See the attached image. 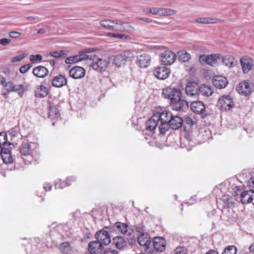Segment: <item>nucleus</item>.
<instances>
[{
    "instance_id": "nucleus-1",
    "label": "nucleus",
    "mask_w": 254,
    "mask_h": 254,
    "mask_svg": "<svg viewBox=\"0 0 254 254\" xmlns=\"http://www.w3.org/2000/svg\"><path fill=\"white\" fill-rule=\"evenodd\" d=\"M155 114L160 123L158 126L160 132L164 134L169 130L168 124L170 123L169 120L172 118V113L169 111L165 110L160 114Z\"/></svg>"
},
{
    "instance_id": "nucleus-2",
    "label": "nucleus",
    "mask_w": 254,
    "mask_h": 254,
    "mask_svg": "<svg viewBox=\"0 0 254 254\" xmlns=\"http://www.w3.org/2000/svg\"><path fill=\"white\" fill-rule=\"evenodd\" d=\"M162 95L164 98L169 99L170 103L176 100L182 95L180 89L172 85H170L162 89Z\"/></svg>"
},
{
    "instance_id": "nucleus-3",
    "label": "nucleus",
    "mask_w": 254,
    "mask_h": 254,
    "mask_svg": "<svg viewBox=\"0 0 254 254\" xmlns=\"http://www.w3.org/2000/svg\"><path fill=\"white\" fill-rule=\"evenodd\" d=\"M234 106L232 98L229 95H223L218 100V107L222 111H229L232 109Z\"/></svg>"
},
{
    "instance_id": "nucleus-4",
    "label": "nucleus",
    "mask_w": 254,
    "mask_h": 254,
    "mask_svg": "<svg viewBox=\"0 0 254 254\" xmlns=\"http://www.w3.org/2000/svg\"><path fill=\"white\" fill-rule=\"evenodd\" d=\"M172 109L179 112L185 111L188 109L189 105L188 102L182 98V96L177 98L176 100L170 103Z\"/></svg>"
},
{
    "instance_id": "nucleus-5",
    "label": "nucleus",
    "mask_w": 254,
    "mask_h": 254,
    "mask_svg": "<svg viewBox=\"0 0 254 254\" xmlns=\"http://www.w3.org/2000/svg\"><path fill=\"white\" fill-rule=\"evenodd\" d=\"M220 54H212L210 55H201L200 56L199 60L201 64H207L208 65L213 66L218 63L220 60Z\"/></svg>"
},
{
    "instance_id": "nucleus-6",
    "label": "nucleus",
    "mask_w": 254,
    "mask_h": 254,
    "mask_svg": "<svg viewBox=\"0 0 254 254\" xmlns=\"http://www.w3.org/2000/svg\"><path fill=\"white\" fill-rule=\"evenodd\" d=\"M160 58L162 64L169 65L174 63L176 59V56L173 52L170 50H166L161 54Z\"/></svg>"
},
{
    "instance_id": "nucleus-7",
    "label": "nucleus",
    "mask_w": 254,
    "mask_h": 254,
    "mask_svg": "<svg viewBox=\"0 0 254 254\" xmlns=\"http://www.w3.org/2000/svg\"><path fill=\"white\" fill-rule=\"evenodd\" d=\"M90 65L95 70L102 72L105 71L108 65V63L105 60L93 58L90 63Z\"/></svg>"
},
{
    "instance_id": "nucleus-8",
    "label": "nucleus",
    "mask_w": 254,
    "mask_h": 254,
    "mask_svg": "<svg viewBox=\"0 0 254 254\" xmlns=\"http://www.w3.org/2000/svg\"><path fill=\"white\" fill-rule=\"evenodd\" d=\"M95 237L96 240L101 244L102 246H107L111 241L108 232L104 230L98 231L96 233Z\"/></svg>"
},
{
    "instance_id": "nucleus-9",
    "label": "nucleus",
    "mask_w": 254,
    "mask_h": 254,
    "mask_svg": "<svg viewBox=\"0 0 254 254\" xmlns=\"http://www.w3.org/2000/svg\"><path fill=\"white\" fill-rule=\"evenodd\" d=\"M170 74V70L166 66H159L153 70L154 75L160 80L166 79Z\"/></svg>"
},
{
    "instance_id": "nucleus-10",
    "label": "nucleus",
    "mask_w": 254,
    "mask_h": 254,
    "mask_svg": "<svg viewBox=\"0 0 254 254\" xmlns=\"http://www.w3.org/2000/svg\"><path fill=\"white\" fill-rule=\"evenodd\" d=\"M236 90L239 94L245 96L250 95L252 92L249 82L245 81L240 82L237 86Z\"/></svg>"
},
{
    "instance_id": "nucleus-11",
    "label": "nucleus",
    "mask_w": 254,
    "mask_h": 254,
    "mask_svg": "<svg viewBox=\"0 0 254 254\" xmlns=\"http://www.w3.org/2000/svg\"><path fill=\"white\" fill-rule=\"evenodd\" d=\"M116 25H118L117 31L127 32L129 34L134 31V28L128 22H124L120 19H117Z\"/></svg>"
},
{
    "instance_id": "nucleus-12",
    "label": "nucleus",
    "mask_w": 254,
    "mask_h": 254,
    "mask_svg": "<svg viewBox=\"0 0 254 254\" xmlns=\"http://www.w3.org/2000/svg\"><path fill=\"white\" fill-rule=\"evenodd\" d=\"M199 84L195 81L189 82L186 87V93L188 96L193 97L199 94Z\"/></svg>"
},
{
    "instance_id": "nucleus-13",
    "label": "nucleus",
    "mask_w": 254,
    "mask_h": 254,
    "mask_svg": "<svg viewBox=\"0 0 254 254\" xmlns=\"http://www.w3.org/2000/svg\"><path fill=\"white\" fill-rule=\"evenodd\" d=\"M150 56L147 54L144 53L137 56L136 64L141 68H145L150 65Z\"/></svg>"
},
{
    "instance_id": "nucleus-14",
    "label": "nucleus",
    "mask_w": 254,
    "mask_h": 254,
    "mask_svg": "<svg viewBox=\"0 0 254 254\" xmlns=\"http://www.w3.org/2000/svg\"><path fill=\"white\" fill-rule=\"evenodd\" d=\"M85 69L81 66H75L69 71V76L75 79L83 78L85 75Z\"/></svg>"
},
{
    "instance_id": "nucleus-15",
    "label": "nucleus",
    "mask_w": 254,
    "mask_h": 254,
    "mask_svg": "<svg viewBox=\"0 0 254 254\" xmlns=\"http://www.w3.org/2000/svg\"><path fill=\"white\" fill-rule=\"evenodd\" d=\"M156 115L154 114L150 118H149L145 123V129L146 131L151 132H154L158 125H159V122L158 120Z\"/></svg>"
},
{
    "instance_id": "nucleus-16",
    "label": "nucleus",
    "mask_w": 254,
    "mask_h": 254,
    "mask_svg": "<svg viewBox=\"0 0 254 254\" xmlns=\"http://www.w3.org/2000/svg\"><path fill=\"white\" fill-rule=\"evenodd\" d=\"M213 85L217 88H224L228 84V81L227 79L221 75H217L214 76L212 79Z\"/></svg>"
},
{
    "instance_id": "nucleus-17",
    "label": "nucleus",
    "mask_w": 254,
    "mask_h": 254,
    "mask_svg": "<svg viewBox=\"0 0 254 254\" xmlns=\"http://www.w3.org/2000/svg\"><path fill=\"white\" fill-rule=\"evenodd\" d=\"M170 123L168 124L169 129H178L180 128L183 124V120L182 118L178 116L172 115V118L169 120Z\"/></svg>"
},
{
    "instance_id": "nucleus-18",
    "label": "nucleus",
    "mask_w": 254,
    "mask_h": 254,
    "mask_svg": "<svg viewBox=\"0 0 254 254\" xmlns=\"http://www.w3.org/2000/svg\"><path fill=\"white\" fill-rule=\"evenodd\" d=\"M113 228L114 231L120 232L123 234H125L127 236H130L131 234V230H128V226L125 223L121 222H117L114 224Z\"/></svg>"
},
{
    "instance_id": "nucleus-19",
    "label": "nucleus",
    "mask_w": 254,
    "mask_h": 254,
    "mask_svg": "<svg viewBox=\"0 0 254 254\" xmlns=\"http://www.w3.org/2000/svg\"><path fill=\"white\" fill-rule=\"evenodd\" d=\"M254 199V190H244L241 193V201L243 204L250 203Z\"/></svg>"
},
{
    "instance_id": "nucleus-20",
    "label": "nucleus",
    "mask_w": 254,
    "mask_h": 254,
    "mask_svg": "<svg viewBox=\"0 0 254 254\" xmlns=\"http://www.w3.org/2000/svg\"><path fill=\"white\" fill-rule=\"evenodd\" d=\"M154 249L158 252H163L165 249L166 241L162 237H154L152 240Z\"/></svg>"
},
{
    "instance_id": "nucleus-21",
    "label": "nucleus",
    "mask_w": 254,
    "mask_h": 254,
    "mask_svg": "<svg viewBox=\"0 0 254 254\" xmlns=\"http://www.w3.org/2000/svg\"><path fill=\"white\" fill-rule=\"evenodd\" d=\"M192 111L196 114H202L205 110V105L203 102L196 101L192 102L190 105Z\"/></svg>"
},
{
    "instance_id": "nucleus-22",
    "label": "nucleus",
    "mask_w": 254,
    "mask_h": 254,
    "mask_svg": "<svg viewBox=\"0 0 254 254\" xmlns=\"http://www.w3.org/2000/svg\"><path fill=\"white\" fill-rule=\"evenodd\" d=\"M242 68L244 73H248L253 65V60L249 57H243L240 59Z\"/></svg>"
},
{
    "instance_id": "nucleus-23",
    "label": "nucleus",
    "mask_w": 254,
    "mask_h": 254,
    "mask_svg": "<svg viewBox=\"0 0 254 254\" xmlns=\"http://www.w3.org/2000/svg\"><path fill=\"white\" fill-rule=\"evenodd\" d=\"M52 83L53 86L61 88L66 85L67 79L63 75H58L53 78Z\"/></svg>"
},
{
    "instance_id": "nucleus-24",
    "label": "nucleus",
    "mask_w": 254,
    "mask_h": 254,
    "mask_svg": "<svg viewBox=\"0 0 254 254\" xmlns=\"http://www.w3.org/2000/svg\"><path fill=\"white\" fill-rule=\"evenodd\" d=\"M117 20L106 19L100 22V24L105 29L117 31L118 25H116Z\"/></svg>"
},
{
    "instance_id": "nucleus-25",
    "label": "nucleus",
    "mask_w": 254,
    "mask_h": 254,
    "mask_svg": "<svg viewBox=\"0 0 254 254\" xmlns=\"http://www.w3.org/2000/svg\"><path fill=\"white\" fill-rule=\"evenodd\" d=\"M13 148L9 147H3V151L0 156L3 162L5 164L11 163L13 162V158L11 155V149Z\"/></svg>"
},
{
    "instance_id": "nucleus-26",
    "label": "nucleus",
    "mask_w": 254,
    "mask_h": 254,
    "mask_svg": "<svg viewBox=\"0 0 254 254\" xmlns=\"http://www.w3.org/2000/svg\"><path fill=\"white\" fill-rule=\"evenodd\" d=\"M113 243L116 248L120 250L127 247V241L122 236H116L113 239Z\"/></svg>"
},
{
    "instance_id": "nucleus-27",
    "label": "nucleus",
    "mask_w": 254,
    "mask_h": 254,
    "mask_svg": "<svg viewBox=\"0 0 254 254\" xmlns=\"http://www.w3.org/2000/svg\"><path fill=\"white\" fill-rule=\"evenodd\" d=\"M137 241L140 246L144 247L146 249L149 248L151 243V238L148 237V234H140L138 236Z\"/></svg>"
},
{
    "instance_id": "nucleus-28",
    "label": "nucleus",
    "mask_w": 254,
    "mask_h": 254,
    "mask_svg": "<svg viewBox=\"0 0 254 254\" xmlns=\"http://www.w3.org/2000/svg\"><path fill=\"white\" fill-rule=\"evenodd\" d=\"M7 136L5 132H1L0 133V155L1 154L3 149V147H9L13 148L14 145L13 143L7 142Z\"/></svg>"
},
{
    "instance_id": "nucleus-29",
    "label": "nucleus",
    "mask_w": 254,
    "mask_h": 254,
    "mask_svg": "<svg viewBox=\"0 0 254 254\" xmlns=\"http://www.w3.org/2000/svg\"><path fill=\"white\" fill-rule=\"evenodd\" d=\"M49 73L48 69L45 66L39 65L33 69V74L39 78H44Z\"/></svg>"
},
{
    "instance_id": "nucleus-30",
    "label": "nucleus",
    "mask_w": 254,
    "mask_h": 254,
    "mask_svg": "<svg viewBox=\"0 0 254 254\" xmlns=\"http://www.w3.org/2000/svg\"><path fill=\"white\" fill-rule=\"evenodd\" d=\"M103 246L97 240L90 242L88 244V251L90 254H98L99 251L102 250Z\"/></svg>"
},
{
    "instance_id": "nucleus-31",
    "label": "nucleus",
    "mask_w": 254,
    "mask_h": 254,
    "mask_svg": "<svg viewBox=\"0 0 254 254\" xmlns=\"http://www.w3.org/2000/svg\"><path fill=\"white\" fill-rule=\"evenodd\" d=\"M19 153L21 154V156H29L32 153L31 145L27 141L22 142L19 146Z\"/></svg>"
},
{
    "instance_id": "nucleus-32",
    "label": "nucleus",
    "mask_w": 254,
    "mask_h": 254,
    "mask_svg": "<svg viewBox=\"0 0 254 254\" xmlns=\"http://www.w3.org/2000/svg\"><path fill=\"white\" fill-rule=\"evenodd\" d=\"M223 20L220 19L211 17H199L194 20L195 22L200 24H214L221 22Z\"/></svg>"
},
{
    "instance_id": "nucleus-33",
    "label": "nucleus",
    "mask_w": 254,
    "mask_h": 254,
    "mask_svg": "<svg viewBox=\"0 0 254 254\" xmlns=\"http://www.w3.org/2000/svg\"><path fill=\"white\" fill-rule=\"evenodd\" d=\"M49 118L52 120L58 119L60 117V113L57 108L54 105H50L49 107Z\"/></svg>"
},
{
    "instance_id": "nucleus-34",
    "label": "nucleus",
    "mask_w": 254,
    "mask_h": 254,
    "mask_svg": "<svg viewBox=\"0 0 254 254\" xmlns=\"http://www.w3.org/2000/svg\"><path fill=\"white\" fill-rule=\"evenodd\" d=\"M213 93V91L210 87L205 85L199 86L198 95H202L208 97L211 96Z\"/></svg>"
},
{
    "instance_id": "nucleus-35",
    "label": "nucleus",
    "mask_w": 254,
    "mask_h": 254,
    "mask_svg": "<svg viewBox=\"0 0 254 254\" xmlns=\"http://www.w3.org/2000/svg\"><path fill=\"white\" fill-rule=\"evenodd\" d=\"M60 248L62 252L64 254H71L72 252V248L67 242L61 243Z\"/></svg>"
},
{
    "instance_id": "nucleus-36",
    "label": "nucleus",
    "mask_w": 254,
    "mask_h": 254,
    "mask_svg": "<svg viewBox=\"0 0 254 254\" xmlns=\"http://www.w3.org/2000/svg\"><path fill=\"white\" fill-rule=\"evenodd\" d=\"M160 16H161L174 15L177 13V10L175 9L164 7H160Z\"/></svg>"
},
{
    "instance_id": "nucleus-37",
    "label": "nucleus",
    "mask_w": 254,
    "mask_h": 254,
    "mask_svg": "<svg viewBox=\"0 0 254 254\" xmlns=\"http://www.w3.org/2000/svg\"><path fill=\"white\" fill-rule=\"evenodd\" d=\"M126 64V62L124 61V59L121 54H118L115 56L113 64L115 65L117 67H120L122 65H124Z\"/></svg>"
},
{
    "instance_id": "nucleus-38",
    "label": "nucleus",
    "mask_w": 254,
    "mask_h": 254,
    "mask_svg": "<svg viewBox=\"0 0 254 254\" xmlns=\"http://www.w3.org/2000/svg\"><path fill=\"white\" fill-rule=\"evenodd\" d=\"M220 60H221L224 64L226 66H229L230 67H233L234 66V63L233 61V58L229 56H222L220 55Z\"/></svg>"
},
{
    "instance_id": "nucleus-39",
    "label": "nucleus",
    "mask_w": 254,
    "mask_h": 254,
    "mask_svg": "<svg viewBox=\"0 0 254 254\" xmlns=\"http://www.w3.org/2000/svg\"><path fill=\"white\" fill-rule=\"evenodd\" d=\"M48 94V90L47 88L42 85L39 86V90L35 92V96L37 98H44Z\"/></svg>"
},
{
    "instance_id": "nucleus-40",
    "label": "nucleus",
    "mask_w": 254,
    "mask_h": 254,
    "mask_svg": "<svg viewBox=\"0 0 254 254\" xmlns=\"http://www.w3.org/2000/svg\"><path fill=\"white\" fill-rule=\"evenodd\" d=\"M179 60L181 62H187L190 58V54L185 51L179 52Z\"/></svg>"
},
{
    "instance_id": "nucleus-41",
    "label": "nucleus",
    "mask_w": 254,
    "mask_h": 254,
    "mask_svg": "<svg viewBox=\"0 0 254 254\" xmlns=\"http://www.w3.org/2000/svg\"><path fill=\"white\" fill-rule=\"evenodd\" d=\"M121 55H122L124 61L126 62H129L132 61L134 57L133 53L130 51H125L123 52Z\"/></svg>"
},
{
    "instance_id": "nucleus-42",
    "label": "nucleus",
    "mask_w": 254,
    "mask_h": 254,
    "mask_svg": "<svg viewBox=\"0 0 254 254\" xmlns=\"http://www.w3.org/2000/svg\"><path fill=\"white\" fill-rule=\"evenodd\" d=\"M224 203V208H231L234 204V199L232 197H226L223 199Z\"/></svg>"
},
{
    "instance_id": "nucleus-43",
    "label": "nucleus",
    "mask_w": 254,
    "mask_h": 254,
    "mask_svg": "<svg viewBox=\"0 0 254 254\" xmlns=\"http://www.w3.org/2000/svg\"><path fill=\"white\" fill-rule=\"evenodd\" d=\"M78 56L80 57V59H81V61L87 60H89L90 62H91L93 58H96V56L95 55H88L85 53V52H84L83 50L79 52Z\"/></svg>"
},
{
    "instance_id": "nucleus-44",
    "label": "nucleus",
    "mask_w": 254,
    "mask_h": 254,
    "mask_svg": "<svg viewBox=\"0 0 254 254\" xmlns=\"http://www.w3.org/2000/svg\"><path fill=\"white\" fill-rule=\"evenodd\" d=\"M80 61H81L80 57H78V55H75L67 58L65 60V63L69 64H75Z\"/></svg>"
},
{
    "instance_id": "nucleus-45",
    "label": "nucleus",
    "mask_w": 254,
    "mask_h": 254,
    "mask_svg": "<svg viewBox=\"0 0 254 254\" xmlns=\"http://www.w3.org/2000/svg\"><path fill=\"white\" fill-rule=\"evenodd\" d=\"M237 248L234 246H229L225 248L222 254H236Z\"/></svg>"
},
{
    "instance_id": "nucleus-46",
    "label": "nucleus",
    "mask_w": 254,
    "mask_h": 254,
    "mask_svg": "<svg viewBox=\"0 0 254 254\" xmlns=\"http://www.w3.org/2000/svg\"><path fill=\"white\" fill-rule=\"evenodd\" d=\"M49 55L55 58H65L67 55L66 53L64 51H61L60 52L54 51L50 53Z\"/></svg>"
},
{
    "instance_id": "nucleus-47",
    "label": "nucleus",
    "mask_w": 254,
    "mask_h": 254,
    "mask_svg": "<svg viewBox=\"0 0 254 254\" xmlns=\"http://www.w3.org/2000/svg\"><path fill=\"white\" fill-rule=\"evenodd\" d=\"M25 90L24 87L22 84L14 85L13 92H17L19 95L22 96Z\"/></svg>"
},
{
    "instance_id": "nucleus-48",
    "label": "nucleus",
    "mask_w": 254,
    "mask_h": 254,
    "mask_svg": "<svg viewBox=\"0 0 254 254\" xmlns=\"http://www.w3.org/2000/svg\"><path fill=\"white\" fill-rule=\"evenodd\" d=\"M146 13H151L153 15L160 16V7H152L150 8H146L144 10Z\"/></svg>"
},
{
    "instance_id": "nucleus-49",
    "label": "nucleus",
    "mask_w": 254,
    "mask_h": 254,
    "mask_svg": "<svg viewBox=\"0 0 254 254\" xmlns=\"http://www.w3.org/2000/svg\"><path fill=\"white\" fill-rule=\"evenodd\" d=\"M175 254H188V250L184 247H179L175 250Z\"/></svg>"
},
{
    "instance_id": "nucleus-50",
    "label": "nucleus",
    "mask_w": 254,
    "mask_h": 254,
    "mask_svg": "<svg viewBox=\"0 0 254 254\" xmlns=\"http://www.w3.org/2000/svg\"><path fill=\"white\" fill-rule=\"evenodd\" d=\"M4 86L7 92H13L14 84L13 82L11 81L6 82Z\"/></svg>"
},
{
    "instance_id": "nucleus-51",
    "label": "nucleus",
    "mask_w": 254,
    "mask_h": 254,
    "mask_svg": "<svg viewBox=\"0 0 254 254\" xmlns=\"http://www.w3.org/2000/svg\"><path fill=\"white\" fill-rule=\"evenodd\" d=\"M8 133L11 138H13L18 136L19 132L17 127H14L8 131Z\"/></svg>"
},
{
    "instance_id": "nucleus-52",
    "label": "nucleus",
    "mask_w": 254,
    "mask_h": 254,
    "mask_svg": "<svg viewBox=\"0 0 254 254\" xmlns=\"http://www.w3.org/2000/svg\"><path fill=\"white\" fill-rule=\"evenodd\" d=\"M135 230L136 232L140 233V234H147V233H145V226L142 225V224H139L136 226Z\"/></svg>"
},
{
    "instance_id": "nucleus-53",
    "label": "nucleus",
    "mask_w": 254,
    "mask_h": 254,
    "mask_svg": "<svg viewBox=\"0 0 254 254\" xmlns=\"http://www.w3.org/2000/svg\"><path fill=\"white\" fill-rule=\"evenodd\" d=\"M138 19L139 20H142V21H143L146 23H151V22H153L155 24H161V25H165L166 24H163L162 23H160V22H157L156 21H154V20H153L149 18H146V17H139L138 18Z\"/></svg>"
},
{
    "instance_id": "nucleus-54",
    "label": "nucleus",
    "mask_w": 254,
    "mask_h": 254,
    "mask_svg": "<svg viewBox=\"0 0 254 254\" xmlns=\"http://www.w3.org/2000/svg\"><path fill=\"white\" fill-rule=\"evenodd\" d=\"M32 67V64H24L20 67L19 69V71L21 73H26L31 67Z\"/></svg>"
},
{
    "instance_id": "nucleus-55",
    "label": "nucleus",
    "mask_w": 254,
    "mask_h": 254,
    "mask_svg": "<svg viewBox=\"0 0 254 254\" xmlns=\"http://www.w3.org/2000/svg\"><path fill=\"white\" fill-rule=\"evenodd\" d=\"M42 56L40 54H37L35 55H31L30 57V60L31 62H34L37 61H41L42 60Z\"/></svg>"
},
{
    "instance_id": "nucleus-56",
    "label": "nucleus",
    "mask_w": 254,
    "mask_h": 254,
    "mask_svg": "<svg viewBox=\"0 0 254 254\" xmlns=\"http://www.w3.org/2000/svg\"><path fill=\"white\" fill-rule=\"evenodd\" d=\"M69 184L67 183V182H65L64 181H63L61 183H56L55 184V187L57 189H63L66 187L69 186Z\"/></svg>"
},
{
    "instance_id": "nucleus-57",
    "label": "nucleus",
    "mask_w": 254,
    "mask_h": 254,
    "mask_svg": "<svg viewBox=\"0 0 254 254\" xmlns=\"http://www.w3.org/2000/svg\"><path fill=\"white\" fill-rule=\"evenodd\" d=\"M26 20H29L30 21L33 22L34 23H37L41 20V19L37 17V16H27L25 18Z\"/></svg>"
},
{
    "instance_id": "nucleus-58",
    "label": "nucleus",
    "mask_w": 254,
    "mask_h": 254,
    "mask_svg": "<svg viewBox=\"0 0 254 254\" xmlns=\"http://www.w3.org/2000/svg\"><path fill=\"white\" fill-rule=\"evenodd\" d=\"M122 34L120 33H115L112 32L107 33V36L110 37L114 38L115 39H122Z\"/></svg>"
},
{
    "instance_id": "nucleus-59",
    "label": "nucleus",
    "mask_w": 254,
    "mask_h": 254,
    "mask_svg": "<svg viewBox=\"0 0 254 254\" xmlns=\"http://www.w3.org/2000/svg\"><path fill=\"white\" fill-rule=\"evenodd\" d=\"M104 254H118V252L116 250L108 248L104 251Z\"/></svg>"
},
{
    "instance_id": "nucleus-60",
    "label": "nucleus",
    "mask_w": 254,
    "mask_h": 254,
    "mask_svg": "<svg viewBox=\"0 0 254 254\" xmlns=\"http://www.w3.org/2000/svg\"><path fill=\"white\" fill-rule=\"evenodd\" d=\"M11 40L10 39L2 38L0 39V45L6 46L10 43Z\"/></svg>"
},
{
    "instance_id": "nucleus-61",
    "label": "nucleus",
    "mask_w": 254,
    "mask_h": 254,
    "mask_svg": "<svg viewBox=\"0 0 254 254\" xmlns=\"http://www.w3.org/2000/svg\"><path fill=\"white\" fill-rule=\"evenodd\" d=\"M25 56L24 55H19L16 57L13 58L11 61V62H19L21 61L24 58Z\"/></svg>"
},
{
    "instance_id": "nucleus-62",
    "label": "nucleus",
    "mask_w": 254,
    "mask_h": 254,
    "mask_svg": "<svg viewBox=\"0 0 254 254\" xmlns=\"http://www.w3.org/2000/svg\"><path fill=\"white\" fill-rule=\"evenodd\" d=\"M9 36L11 38H17L21 36V33L16 31H11L9 33Z\"/></svg>"
},
{
    "instance_id": "nucleus-63",
    "label": "nucleus",
    "mask_w": 254,
    "mask_h": 254,
    "mask_svg": "<svg viewBox=\"0 0 254 254\" xmlns=\"http://www.w3.org/2000/svg\"><path fill=\"white\" fill-rule=\"evenodd\" d=\"M234 192L236 195H241V193L243 192L242 189L240 187H236L234 189Z\"/></svg>"
},
{
    "instance_id": "nucleus-64",
    "label": "nucleus",
    "mask_w": 254,
    "mask_h": 254,
    "mask_svg": "<svg viewBox=\"0 0 254 254\" xmlns=\"http://www.w3.org/2000/svg\"><path fill=\"white\" fill-rule=\"evenodd\" d=\"M249 186L251 188V189L254 190V177L249 179Z\"/></svg>"
}]
</instances>
